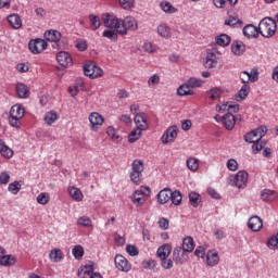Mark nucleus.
Returning a JSON list of instances; mask_svg holds the SVG:
<instances>
[{
    "label": "nucleus",
    "mask_w": 278,
    "mask_h": 278,
    "mask_svg": "<svg viewBox=\"0 0 278 278\" xmlns=\"http://www.w3.org/2000/svg\"><path fill=\"white\" fill-rule=\"evenodd\" d=\"M151 198V188L148 186H141L139 189L132 192L130 201L136 207H142L147 201Z\"/></svg>",
    "instance_id": "obj_1"
},
{
    "label": "nucleus",
    "mask_w": 278,
    "mask_h": 278,
    "mask_svg": "<svg viewBox=\"0 0 278 278\" xmlns=\"http://www.w3.org/2000/svg\"><path fill=\"white\" fill-rule=\"evenodd\" d=\"M258 31L263 38H273L277 34V22L270 17H265L260 22Z\"/></svg>",
    "instance_id": "obj_2"
},
{
    "label": "nucleus",
    "mask_w": 278,
    "mask_h": 278,
    "mask_svg": "<svg viewBox=\"0 0 278 278\" xmlns=\"http://www.w3.org/2000/svg\"><path fill=\"white\" fill-rule=\"evenodd\" d=\"M10 125L11 127H21V118L25 116V108L21 104H15L10 110Z\"/></svg>",
    "instance_id": "obj_3"
},
{
    "label": "nucleus",
    "mask_w": 278,
    "mask_h": 278,
    "mask_svg": "<svg viewBox=\"0 0 278 278\" xmlns=\"http://www.w3.org/2000/svg\"><path fill=\"white\" fill-rule=\"evenodd\" d=\"M138 29V21L131 16H127L124 20H121L118 34L119 36H127L128 31H136Z\"/></svg>",
    "instance_id": "obj_4"
},
{
    "label": "nucleus",
    "mask_w": 278,
    "mask_h": 278,
    "mask_svg": "<svg viewBox=\"0 0 278 278\" xmlns=\"http://www.w3.org/2000/svg\"><path fill=\"white\" fill-rule=\"evenodd\" d=\"M84 73L89 79H97L103 77V70L97 66V63L90 62L84 65Z\"/></svg>",
    "instance_id": "obj_5"
},
{
    "label": "nucleus",
    "mask_w": 278,
    "mask_h": 278,
    "mask_svg": "<svg viewBox=\"0 0 278 278\" xmlns=\"http://www.w3.org/2000/svg\"><path fill=\"white\" fill-rule=\"evenodd\" d=\"M267 131H268V128H266V126H261V127L248 132L244 136V140H245V142H250L253 144L254 142L262 140L266 136Z\"/></svg>",
    "instance_id": "obj_6"
},
{
    "label": "nucleus",
    "mask_w": 278,
    "mask_h": 278,
    "mask_svg": "<svg viewBox=\"0 0 278 278\" xmlns=\"http://www.w3.org/2000/svg\"><path fill=\"white\" fill-rule=\"evenodd\" d=\"M102 22L104 27H108L109 29H116L118 34V27H121V18L116 17V15L104 13L102 14Z\"/></svg>",
    "instance_id": "obj_7"
},
{
    "label": "nucleus",
    "mask_w": 278,
    "mask_h": 278,
    "mask_svg": "<svg viewBox=\"0 0 278 278\" xmlns=\"http://www.w3.org/2000/svg\"><path fill=\"white\" fill-rule=\"evenodd\" d=\"M49 45L45 41V39H33L28 42V49L31 53L35 55H38V53H42L45 49H47Z\"/></svg>",
    "instance_id": "obj_8"
},
{
    "label": "nucleus",
    "mask_w": 278,
    "mask_h": 278,
    "mask_svg": "<svg viewBox=\"0 0 278 278\" xmlns=\"http://www.w3.org/2000/svg\"><path fill=\"white\" fill-rule=\"evenodd\" d=\"M240 79L243 86L249 85V83L255 84L260 79V72H257V68H253L251 72L243 71L240 73Z\"/></svg>",
    "instance_id": "obj_9"
},
{
    "label": "nucleus",
    "mask_w": 278,
    "mask_h": 278,
    "mask_svg": "<svg viewBox=\"0 0 278 278\" xmlns=\"http://www.w3.org/2000/svg\"><path fill=\"white\" fill-rule=\"evenodd\" d=\"M88 118L91 131H99V127L105 123V118L97 112H92Z\"/></svg>",
    "instance_id": "obj_10"
},
{
    "label": "nucleus",
    "mask_w": 278,
    "mask_h": 278,
    "mask_svg": "<svg viewBox=\"0 0 278 278\" xmlns=\"http://www.w3.org/2000/svg\"><path fill=\"white\" fill-rule=\"evenodd\" d=\"M56 62L63 68H71L73 66V56L66 51H61L56 54Z\"/></svg>",
    "instance_id": "obj_11"
},
{
    "label": "nucleus",
    "mask_w": 278,
    "mask_h": 278,
    "mask_svg": "<svg viewBox=\"0 0 278 278\" xmlns=\"http://www.w3.org/2000/svg\"><path fill=\"white\" fill-rule=\"evenodd\" d=\"M115 268L121 270L122 273H129L131 270V265H129V261L125 258V256L117 254L114 258Z\"/></svg>",
    "instance_id": "obj_12"
},
{
    "label": "nucleus",
    "mask_w": 278,
    "mask_h": 278,
    "mask_svg": "<svg viewBox=\"0 0 278 278\" xmlns=\"http://www.w3.org/2000/svg\"><path fill=\"white\" fill-rule=\"evenodd\" d=\"M179 129L177 128V126H170L161 137V141L164 144H168L170 142H175V140L177 139V134H178Z\"/></svg>",
    "instance_id": "obj_13"
},
{
    "label": "nucleus",
    "mask_w": 278,
    "mask_h": 278,
    "mask_svg": "<svg viewBox=\"0 0 278 278\" xmlns=\"http://www.w3.org/2000/svg\"><path fill=\"white\" fill-rule=\"evenodd\" d=\"M43 36H45V39L48 40V42H54V45L52 46L53 49H56V47H60L62 33H60L59 30H47Z\"/></svg>",
    "instance_id": "obj_14"
},
{
    "label": "nucleus",
    "mask_w": 278,
    "mask_h": 278,
    "mask_svg": "<svg viewBox=\"0 0 278 278\" xmlns=\"http://www.w3.org/2000/svg\"><path fill=\"white\" fill-rule=\"evenodd\" d=\"M249 181V173L240 170L233 177V184L237 188H245Z\"/></svg>",
    "instance_id": "obj_15"
},
{
    "label": "nucleus",
    "mask_w": 278,
    "mask_h": 278,
    "mask_svg": "<svg viewBox=\"0 0 278 278\" xmlns=\"http://www.w3.org/2000/svg\"><path fill=\"white\" fill-rule=\"evenodd\" d=\"M188 260L185 250L181 247H177L173 251V261L176 264H185Z\"/></svg>",
    "instance_id": "obj_16"
},
{
    "label": "nucleus",
    "mask_w": 278,
    "mask_h": 278,
    "mask_svg": "<svg viewBox=\"0 0 278 278\" xmlns=\"http://www.w3.org/2000/svg\"><path fill=\"white\" fill-rule=\"evenodd\" d=\"M172 197H173V190L165 188L157 193L156 200H157V203H160V205H166V203L170 201Z\"/></svg>",
    "instance_id": "obj_17"
},
{
    "label": "nucleus",
    "mask_w": 278,
    "mask_h": 278,
    "mask_svg": "<svg viewBox=\"0 0 278 278\" xmlns=\"http://www.w3.org/2000/svg\"><path fill=\"white\" fill-rule=\"evenodd\" d=\"M248 227L252 231H260L264 227V222H262V218L257 215L250 217L248 222Z\"/></svg>",
    "instance_id": "obj_18"
},
{
    "label": "nucleus",
    "mask_w": 278,
    "mask_h": 278,
    "mask_svg": "<svg viewBox=\"0 0 278 278\" xmlns=\"http://www.w3.org/2000/svg\"><path fill=\"white\" fill-rule=\"evenodd\" d=\"M243 36H245V38H258L260 27L248 24L245 27H243Z\"/></svg>",
    "instance_id": "obj_19"
},
{
    "label": "nucleus",
    "mask_w": 278,
    "mask_h": 278,
    "mask_svg": "<svg viewBox=\"0 0 278 278\" xmlns=\"http://www.w3.org/2000/svg\"><path fill=\"white\" fill-rule=\"evenodd\" d=\"M222 124L228 131H231L236 127V116L231 113L225 114L222 118Z\"/></svg>",
    "instance_id": "obj_20"
},
{
    "label": "nucleus",
    "mask_w": 278,
    "mask_h": 278,
    "mask_svg": "<svg viewBox=\"0 0 278 278\" xmlns=\"http://www.w3.org/2000/svg\"><path fill=\"white\" fill-rule=\"evenodd\" d=\"M218 262H220V257L218 256V252H216V250H210L206 253V264H207V266H211V267L218 266Z\"/></svg>",
    "instance_id": "obj_21"
},
{
    "label": "nucleus",
    "mask_w": 278,
    "mask_h": 278,
    "mask_svg": "<svg viewBox=\"0 0 278 278\" xmlns=\"http://www.w3.org/2000/svg\"><path fill=\"white\" fill-rule=\"evenodd\" d=\"M217 64H218V59L216 58V54L212 51H208L206 53V58L204 61L205 68H216Z\"/></svg>",
    "instance_id": "obj_22"
},
{
    "label": "nucleus",
    "mask_w": 278,
    "mask_h": 278,
    "mask_svg": "<svg viewBox=\"0 0 278 278\" xmlns=\"http://www.w3.org/2000/svg\"><path fill=\"white\" fill-rule=\"evenodd\" d=\"M94 275V262H89L87 265L78 269V277L85 278L86 276Z\"/></svg>",
    "instance_id": "obj_23"
},
{
    "label": "nucleus",
    "mask_w": 278,
    "mask_h": 278,
    "mask_svg": "<svg viewBox=\"0 0 278 278\" xmlns=\"http://www.w3.org/2000/svg\"><path fill=\"white\" fill-rule=\"evenodd\" d=\"M170 253H173V248L170 247V244H163L156 251V255L160 260L168 258Z\"/></svg>",
    "instance_id": "obj_24"
},
{
    "label": "nucleus",
    "mask_w": 278,
    "mask_h": 278,
    "mask_svg": "<svg viewBox=\"0 0 278 278\" xmlns=\"http://www.w3.org/2000/svg\"><path fill=\"white\" fill-rule=\"evenodd\" d=\"M8 23L13 29H21L23 27V21L18 14L9 15Z\"/></svg>",
    "instance_id": "obj_25"
},
{
    "label": "nucleus",
    "mask_w": 278,
    "mask_h": 278,
    "mask_svg": "<svg viewBox=\"0 0 278 278\" xmlns=\"http://www.w3.org/2000/svg\"><path fill=\"white\" fill-rule=\"evenodd\" d=\"M240 110V106L238 104H231L229 102H225L222 105L216 106L217 112H238Z\"/></svg>",
    "instance_id": "obj_26"
},
{
    "label": "nucleus",
    "mask_w": 278,
    "mask_h": 278,
    "mask_svg": "<svg viewBox=\"0 0 278 278\" xmlns=\"http://www.w3.org/2000/svg\"><path fill=\"white\" fill-rule=\"evenodd\" d=\"M49 257L51 262L58 264L64 260V252H62L60 249H52L49 253Z\"/></svg>",
    "instance_id": "obj_27"
},
{
    "label": "nucleus",
    "mask_w": 278,
    "mask_h": 278,
    "mask_svg": "<svg viewBox=\"0 0 278 278\" xmlns=\"http://www.w3.org/2000/svg\"><path fill=\"white\" fill-rule=\"evenodd\" d=\"M156 31L159 36H161V38L168 39L172 36L170 26H168L167 24H160L156 28Z\"/></svg>",
    "instance_id": "obj_28"
},
{
    "label": "nucleus",
    "mask_w": 278,
    "mask_h": 278,
    "mask_svg": "<svg viewBox=\"0 0 278 278\" xmlns=\"http://www.w3.org/2000/svg\"><path fill=\"white\" fill-rule=\"evenodd\" d=\"M68 194L74 201L80 202L84 201V193L77 187H70Z\"/></svg>",
    "instance_id": "obj_29"
},
{
    "label": "nucleus",
    "mask_w": 278,
    "mask_h": 278,
    "mask_svg": "<svg viewBox=\"0 0 278 278\" xmlns=\"http://www.w3.org/2000/svg\"><path fill=\"white\" fill-rule=\"evenodd\" d=\"M178 97H188L194 94V91L188 84L180 85L177 89Z\"/></svg>",
    "instance_id": "obj_30"
},
{
    "label": "nucleus",
    "mask_w": 278,
    "mask_h": 278,
    "mask_svg": "<svg viewBox=\"0 0 278 278\" xmlns=\"http://www.w3.org/2000/svg\"><path fill=\"white\" fill-rule=\"evenodd\" d=\"M215 42L219 47H229V45H231V37L227 34H222L215 38Z\"/></svg>",
    "instance_id": "obj_31"
},
{
    "label": "nucleus",
    "mask_w": 278,
    "mask_h": 278,
    "mask_svg": "<svg viewBox=\"0 0 278 278\" xmlns=\"http://www.w3.org/2000/svg\"><path fill=\"white\" fill-rule=\"evenodd\" d=\"M182 251L186 253H192L194 251V239L187 237L182 240Z\"/></svg>",
    "instance_id": "obj_32"
},
{
    "label": "nucleus",
    "mask_w": 278,
    "mask_h": 278,
    "mask_svg": "<svg viewBox=\"0 0 278 278\" xmlns=\"http://www.w3.org/2000/svg\"><path fill=\"white\" fill-rule=\"evenodd\" d=\"M108 137L113 140V142H121L123 137L118 134L114 126H109L106 129Z\"/></svg>",
    "instance_id": "obj_33"
},
{
    "label": "nucleus",
    "mask_w": 278,
    "mask_h": 278,
    "mask_svg": "<svg viewBox=\"0 0 278 278\" xmlns=\"http://www.w3.org/2000/svg\"><path fill=\"white\" fill-rule=\"evenodd\" d=\"M102 37L108 38L111 42H116L118 40V31H116V28L105 29L102 33Z\"/></svg>",
    "instance_id": "obj_34"
},
{
    "label": "nucleus",
    "mask_w": 278,
    "mask_h": 278,
    "mask_svg": "<svg viewBox=\"0 0 278 278\" xmlns=\"http://www.w3.org/2000/svg\"><path fill=\"white\" fill-rule=\"evenodd\" d=\"M140 123H142V125H139V129H143L144 131H147V129H149V125L147 124L144 113H138L135 115V125H138Z\"/></svg>",
    "instance_id": "obj_35"
},
{
    "label": "nucleus",
    "mask_w": 278,
    "mask_h": 278,
    "mask_svg": "<svg viewBox=\"0 0 278 278\" xmlns=\"http://www.w3.org/2000/svg\"><path fill=\"white\" fill-rule=\"evenodd\" d=\"M261 199L262 201H275L277 199V192L269 190V189H264L261 192Z\"/></svg>",
    "instance_id": "obj_36"
},
{
    "label": "nucleus",
    "mask_w": 278,
    "mask_h": 278,
    "mask_svg": "<svg viewBox=\"0 0 278 278\" xmlns=\"http://www.w3.org/2000/svg\"><path fill=\"white\" fill-rule=\"evenodd\" d=\"M160 8L165 14H176L177 8H175L170 2L168 1H162L160 3Z\"/></svg>",
    "instance_id": "obj_37"
},
{
    "label": "nucleus",
    "mask_w": 278,
    "mask_h": 278,
    "mask_svg": "<svg viewBox=\"0 0 278 278\" xmlns=\"http://www.w3.org/2000/svg\"><path fill=\"white\" fill-rule=\"evenodd\" d=\"M244 43H242V41H235L231 45V53H233V55H242L244 52Z\"/></svg>",
    "instance_id": "obj_38"
},
{
    "label": "nucleus",
    "mask_w": 278,
    "mask_h": 278,
    "mask_svg": "<svg viewBox=\"0 0 278 278\" xmlns=\"http://www.w3.org/2000/svg\"><path fill=\"white\" fill-rule=\"evenodd\" d=\"M16 92L20 99H27V97H29V89L26 87L25 84H17Z\"/></svg>",
    "instance_id": "obj_39"
},
{
    "label": "nucleus",
    "mask_w": 278,
    "mask_h": 278,
    "mask_svg": "<svg viewBox=\"0 0 278 278\" xmlns=\"http://www.w3.org/2000/svg\"><path fill=\"white\" fill-rule=\"evenodd\" d=\"M142 131H144V129L135 128V129L128 135V142L134 143V142L140 140V138H142Z\"/></svg>",
    "instance_id": "obj_40"
},
{
    "label": "nucleus",
    "mask_w": 278,
    "mask_h": 278,
    "mask_svg": "<svg viewBox=\"0 0 278 278\" xmlns=\"http://www.w3.org/2000/svg\"><path fill=\"white\" fill-rule=\"evenodd\" d=\"M222 96L223 90L218 87H214L207 91V97L211 99V101H218V99H220Z\"/></svg>",
    "instance_id": "obj_41"
},
{
    "label": "nucleus",
    "mask_w": 278,
    "mask_h": 278,
    "mask_svg": "<svg viewBox=\"0 0 278 278\" xmlns=\"http://www.w3.org/2000/svg\"><path fill=\"white\" fill-rule=\"evenodd\" d=\"M187 168L191 170V173H197L199 170V159L197 157H189L187 159Z\"/></svg>",
    "instance_id": "obj_42"
},
{
    "label": "nucleus",
    "mask_w": 278,
    "mask_h": 278,
    "mask_svg": "<svg viewBox=\"0 0 278 278\" xmlns=\"http://www.w3.org/2000/svg\"><path fill=\"white\" fill-rule=\"evenodd\" d=\"M16 264V256L14 255H4L0 258V266H14Z\"/></svg>",
    "instance_id": "obj_43"
},
{
    "label": "nucleus",
    "mask_w": 278,
    "mask_h": 278,
    "mask_svg": "<svg viewBox=\"0 0 278 278\" xmlns=\"http://www.w3.org/2000/svg\"><path fill=\"white\" fill-rule=\"evenodd\" d=\"M215 8L223 9L227 5V3L233 8V5L238 4V0H213Z\"/></svg>",
    "instance_id": "obj_44"
},
{
    "label": "nucleus",
    "mask_w": 278,
    "mask_h": 278,
    "mask_svg": "<svg viewBox=\"0 0 278 278\" xmlns=\"http://www.w3.org/2000/svg\"><path fill=\"white\" fill-rule=\"evenodd\" d=\"M250 92H251V86L242 85L241 89L239 90V92L237 94V101H243V99L249 97Z\"/></svg>",
    "instance_id": "obj_45"
},
{
    "label": "nucleus",
    "mask_w": 278,
    "mask_h": 278,
    "mask_svg": "<svg viewBox=\"0 0 278 278\" xmlns=\"http://www.w3.org/2000/svg\"><path fill=\"white\" fill-rule=\"evenodd\" d=\"M0 153L3 155V157H12L14 155V152L12 149H10L8 146L3 144V141L0 139Z\"/></svg>",
    "instance_id": "obj_46"
},
{
    "label": "nucleus",
    "mask_w": 278,
    "mask_h": 278,
    "mask_svg": "<svg viewBox=\"0 0 278 278\" xmlns=\"http://www.w3.org/2000/svg\"><path fill=\"white\" fill-rule=\"evenodd\" d=\"M46 125H53V123H55V121H58V113H55V111H50L45 115L43 118Z\"/></svg>",
    "instance_id": "obj_47"
},
{
    "label": "nucleus",
    "mask_w": 278,
    "mask_h": 278,
    "mask_svg": "<svg viewBox=\"0 0 278 278\" xmlns=\"http://www.w3.org/2000/svg\"><path fill=\"white\" fill-rule=\"evenodd\" d=\"M182 199L184 198L179 190L172 191V197L169 201H172L173 205H181Z\"/></svg>",
    "instance_id": "obj_48"
},
{
    "label": "nucleus",
    "mask_w": 278,
    "mask_h": 278,
    "mask_svg": "<svg viewBox=\"0 0 278 278\" xmlns=\"http://www.w3.org/2000/svg\"><path fill=\"white\" fill-rule=\"evenodd\" d=\"M49 201H51V195L47 192H41L37 195V203L39 205H48Z\"/></svg>",
    "instance_id": "obj_49"
},
{
    "label": "nucleus",
    "mask_w": 278,
    "mask_h": 278,
    "mask_svg": "<svg viewBox=\"0 0 278 278\" xmlns=\"http://www.w3.org/2000/svg\"><path fill=\"white\" fill-rule=\"evenodd\" d=\"M131 170L142 174L144 170V163L142 162V160H135L131 164Z\"/></svg>",
    "instance_id": "obj_50"
},
{
    "label": "nucleus",
    "mask_w": 278,
    "mask_h": 278,
    "mask_svg": "<svg viewBox=\"0 0 278 278\" xmlns=\"http://www.w3.org/2000/svg\"><path fill=\"white\" fill-rule=\"evenodd\" d=\"M189 202L192 207H199V203H201V195L197 192L189 193Z\"/></svg>",
    "instance_id": "obj_51"
},
{
    "label": "nucleus",
    "mask_w": 278,
    "mask_h": 278,
    "mask_svg": "<svg viewBox=\"0 0 278 278\" xmlns=\"http://www.w3.org/2000/svg\"><path fill=\"white\" fill-rule=\"evenodd\" d=\"M21 181L15 180L14 182L9 184L8 190L11 194H18V192H21Z\"/></svg>",
    "instance_id": "obj_52"
},
{
    "label": "nucleus",
    "mask_w": 278,
    "mask_h": 278,
    "mask_svg": "<svg viewBox=\"0 0 278 278\" xmlns=\"http://www.w3.org/2000/svg\"><path fill=\"white\" fill-rule=\"evenodd\" d=\"M89 21L91 23V27H92L93 31H97V29H99V27H101V20L99 18V16H97L94 14H90Z\"/></svg>",
    "instance_id": "obj_53"
},
{
    "label": "nucleus",
    "mask_w": 278,
    "mask_h": 278,
    "mask_svg": "<svg viewBox=\"0 0 278 278\" xmlns=\"http://www.w3.org/2000/svg\"><path fill=\"white\" fill-rule=\"evenodd\" d=\"M75 47L78 49V51H87L88 50V41L86 39H76L75 40Z\"/></svg>",
    "instance_id": "obj_54"
},
{
    "label": "nucleus",
    "mask_w": 278,
    "mask_h": 278,
    "mask_svg": "<svg viewBox=\"0 0 278 278\" xmlns=\"http://www.w3.org/2000/svg\"><path fill=\"white\" fill-rule=\"evenodd\" d=\"M130 181L136 186H139L140 181H142V173L140 172H130Z\"/></svg>",
    "instance_id": "obj_55"
},
{
    "label": "nucleus",
    "mask_w": 278,
    "mask_h": 278,
    "mask_svg": "<svg viewBox=\"0 0 278 278\" xmlns=\"http://www.w3.org/2000/svg\"><path fill=\"white\" fill-rule=\"evenodd\" d=\"M77 225H80V227H91L92 219L88 216H81L77 219Z\"/></svg>",
    "instance_id": "obj_56"
},
{
    "label": "nucleus",
    "mask_w": 278,
    "mask_h": 278,
    "mask_svg": "<svg viewBox=\"0 0 278 278\" xmlns=\"http://www.w3.org/2000/svg\"><path fill=\"white\" fill-rule=\"evenodd\" d=\"M75 260H81L84 257V247L75 245L72 250Z\"/></svg>",
    "instance_id": "obj_57"
},
{
    "label": "nucleus",
    "mask_w": 278,
    "mask_h": 278,
    "mask_svg": "<svg viewBox=\"0 0 278 278\" xmlns=\"http://www.w3.org/2000/svg\"><path fill=\"white\" fill-rule=\"evenodd\" d=\"M264 147H266V142L260 139L258 141H254V143H252V151L253 153L257 154L260 151H262V149H264Z\"/></svg>",
    "instance_id": "obj_58"
},
{
    "label": "nucleus",
    "mask_w": 278,
    "mask_h": 278,
    "mask_svg": "<svg viewBox=\"0 0 278 278\" xmlns=\"http://www.w3.org/2000/svg\"><path fill=\"white\" fill-rule=\"evenodd\" d=\"M205 84L202 79L200 78H189L187 85H189L191 88H201Z\"/></svg>",
    "instance_id": "obj_59"
},
{
    "label": "nucleus",
    "mask_w": 278,
    "mask_h": 278,
    "mask_svg": "<svg viewBox=\"0 0 278 278\" xmlns=\"http://www.w3.org/2000/svg\"><path fill=\"white\" fill-rule=\"evenodd\" d=\"M267 247L268 249H271V251H276V249H278V237L277 236H273L267 240Z\"/></svg>",
    "instance_id": "obj_60"
},
{
    "label": "nucleus",
    "mask_w": 278,
    "mask_h": 278,
    "mask_svg": "<svg viewBox=\"0 0 278 278\" xmlns=\"http://www.w3.org/2000/svg\"><path fill=\"white\" fill-rule=\"evenodd\" d=\"M119 1V5L121 8H123V10H131V8H134L136 1L135 0H118Z\"/></svg>",
    "instance_id": "obj_61"
},
{
    "label": "nucleus",
    "mask_w": 278,
    "mask_h": 278,
    "mask_svg": "<svg viewBox=\"0 0 278 278\" xmlns=\"http://www.w3.org/2000/svg\"><path fill=\"white\" fill-rule=\"evenodd\" d=\"M161 266H162V268H164V270H170V268H173V266H174L173 260L162 258L161 260Z\"/></svg>",
    "instance_id": "obj_62"
},
{
    "label": "nucleus",
    "mask_w": 278,
    "mask_h": 278,
    "mask_svg": "<svg viewBox=\"0 0 278 278\" xmlns=\"http://www.w3.org/2000/svg\"><path fill=\"white\" fill-rule=\"evenodd\" d=\"M226 166L228 170L236 172L238 170V161H236L235 159H229L226 163Z\"/></svg>",
    "instance_id": "obj_63"
},
{
    "label": "nucleus",
    "mask_w": 278,
    "mask_h": 278,
    "mask_svg": "<svg viewBox=\"0 0 278 278\" xmlns=\"http://www.w3.org/2000/svg\"><path fill=\"white\" fill-rule=\"evenodd\" d=\"M157 225L160 229H163V231H166V229H168L170 225V222H168V219H166L165 217H162L161 219H159Z\"/></svg>",
    "instance_id": "obj_64"
}]
</instances>
